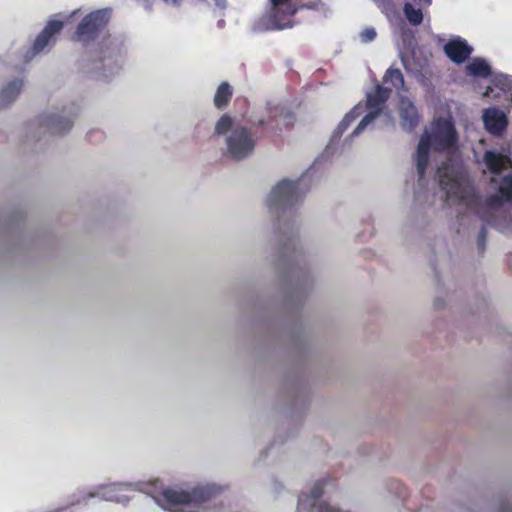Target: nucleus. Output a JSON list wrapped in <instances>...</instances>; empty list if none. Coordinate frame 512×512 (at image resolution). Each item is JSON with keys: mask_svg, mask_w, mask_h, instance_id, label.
Masks as SVG:
<instances>
[{"mask_svg": "<svg viewBox=\"0 0 512 512\" xmlns=\"http://www.w3.org/2000/svg\"><path fill=\"white\" fill-rule=\"evenodd\" d=\"M215 489L209 486L194 487L191 490L165 489L157 497L164 509L177 512L185 507L199 508L215 496Z\"/></svg>", "mask_w": 512, "mask_h": 512, "instance_id": "nucleus-1", "label": "nucleus"}, {"mask_svg": "<svg viewBox=\"0 0 512 512\" xmlns=\"http://www.w3.org/2000/svg\"><path fill=\"white\" fill-rule=\"evenodd\" d=\"M270 2V10L255 22L253 31L264 32L293 27L292 18L298 8L291 3V0H270Z\"/></svg>", "mask_w": 512, "mask_h": 512, "instance_id": "nucleus-2", "label": "nucleus"}, {"mask_svg": "<svg viewBox=\"0 0 512 512\" xmlns=\"http://www.w3.org/2000/svg\"><path fill=\"white\" fill-rule=\"evenodd\" d=\"M303 177L297 181L284 179L277 183L268 196L267 206L271 213H285L300 202L306 191L301 189Z\"/></svg>", "mask_w": 512, "mask_h": 512, "instance_id": "nucleus-3", "label": "nucleus"}, {"mask_svg": "<svg viewBox=\"0 0 512 512\" xmlns=\"http://www.w3.org/2000/svg\"><path fill=\"white\" fill-rule=\"evenodd\" d=\"M111 18V9H98L87 14L78 24L73 39L83 44L96 40Z\"/></svg>", "mask_w": 512, "mask_h": 512, "instance_id": "nucleus-4", "label": "nucleus"}, {"mask_svg": "<svg viewBox=\"0 0 512 512\" xmlns=\"http://www.w3.org/2000/svg\"><path fill=\"white\" fill-rule=\"evenodd\" d=\"M430 143L436 152L449 151L456 148L458 133L454 123L450 119L437 118L432 123Z\"/></svg>", "mask_w": 512, "mask_h": 512, "instance_id": "nucleus-5", "label": "nucleus"}, {"mask_svg": "<svg viewBox=\"0 0 512 512\" xmlns=\"http://www.w3.org/2000/svg\"><path fill=\"white\" fill-rule=\"evenodd\" d=\"M226 144L229 156L234 160H242L253 153L256 141L249 129L237 126L231 131Z\"/></svg>", "mask_w": 512, "mask_h": 512, "instance_id": "nucleus-6", "label": "nucleus"}, {"mask_svg": "<svg viewBox=\"0 0 512 512\" xmlns=\"http://www.w3.org/2000/svg\"><path fill=\"white\" fill-rule=\"evenodd\" d=\"M391 94L390 88H385L380 84H377L375 90L371 93L367 94V103L366 106L369 109L368 114H366L360 123L357 125L355 130L353 131V135L359 134L368 124H370L382 111L383 105L389 99Z\"/></svg>", "mask_w": 512, "mask_h": 512, "instance_id": "nucleus-7", "label": "nucleus"}, {"mask_svg": "<svg viewBox=\"0 0 512 512\" xmlns=\"http://www.w3.org/2000/svg\"><path fill=\"white\" fill-rule=\"evenodd\" d=\"M440 187L445 191L446 201L471 205L478 198L473 189L464 186L459 180L452 176H441Z\"/></svg>", "mask_w": 512, "mask_h": 512, "instance_id": "nucleus-8", "label": "nucleus"}, {"mask_svg": "<svg viewBox=\"0 0 512 512\" xmlns=\"http://www.w3.org/2000/svg\"><path fill=\"white\" fill-rule=\"evenodd\" d=\"M63 27V21L49 20L36 37L31 49L30 58L42 52L47 46L54 45L56 36L62 31Z\"/></svg>", "mask_w": 512, "mask_h": 512, "instance_id": "nucleus-9", "label": "nucleus"}, {"mask_svg": "<svg viewBox=\"0 0 512 512\" xmlns=\"http://www.w3.org/2000/svg\"><path fill=\"white\" fill-rule=\"evenodd\" d=\"M505 204L512 206V174L503 176L496 193L485 199V206L489 209L496 210Z\"/></svg>", "mask_w": 512, "mask_h": 512, "instance_id": "nucleus-10", "label": "nucleus"}, {"mask_svg": "<svg viewBox=\"0 0 512 512\" xmlns=\"http://www.w3.org/2000/svg\"><path fill=\"white\" fill-rule=\"evenodd\" d=\"M485 129L494 136H501L508 126V119L498 108H488L483 112Z\"/></svg>", "mask_w": 512, "mask_h": 512, "instance_id": "nucleus-11", "label": "nucleus"}, {"mask_svg": "<svg viewBox=\"0 0 512 512\" xmlns=\"http://www.w3.org/2000/svg\"><path fill=\"white\" fill-rule=\"evenodd\" d=\"M443 49L446 56L456 64L465 62L473 52L467 41L460 37L449 40Z\"/></svg>", "mask_w": 512, "mask_h": 512, "instance_id": "nucleus-12", "label": "nucleus"}, {"mask_svg": "<svg viewBox=\"0 0 512 512\" xmlns=\"http://www.w3.org/2000/svg\"><path fill=\"white\" fill-rule=\"evenodd\" d=\"M39 125L46 128L52 135H62L71 129L73 122L69 118L51 114L41 116Z\"/></svg>", "mask_w": 512, "mask_h": 512, "instance_id": "nucleus-13", "label": "nucleus"}, {"mask_svg": "<svg viewBox=\"0 0 512 512\" xmlns=\"http://www.w3.org/2000/svg\"><path fill=\"white\" fill-rule=\"evenodd\" d=\"M487 171L493 175L501 174L507 169L510 159L507 155L494 150H486L482 159Z\"/></svg>", "mask_w": 512, "mask_h": 512, "instance_id": "nucleus-14", "label": "nucleus"}, {"mask_svg": "<svg viewBox=\"0 0 512 512\" xmlns=\"http://www.w3.org/2000/svg\"><path fill=\"white\" fill-rule=\"evenodd\" d=\"M432 147V144L430 143V135L428 132H425L418 143L415 160H416V167L418 171L419 178H423L426 169L429 164V151Z\"/></svg>", "mask_w": 512, "mask_h": 512, "instance_id": "nucleus-15", "label": "nucleus"}, {"mask_svg": "<svg viewBox=\"0 0 512 512\" xmlns=\"http://www.w3.org/2000/svg\"><path fill=\"white\" fill-rule=\"evenodd\" d=\"M400 119L402 127L408 131H412L417 127L420 117L417 108L412 102H402Z\"/></svg>", "mask_w": 512, "mask_h": 512, "instance_id": "nucleus-16", "label": "nucleus"}, {"mask_svg": "<svg viewBox=\"0 0 512 512\" xmlns=\"http://www.w3.org/2000/svg\"><path fill=\"white\" fill-rule=\"evenodd\" d=\"M23 87V80L15 79L8 83L0 92V109L11 104L20 94Z\"/></svg>", "mask_w": 512, "mask_h": 512, "instance_id": "nucleus-17", "label": "nucleus"}, {"mask_svg": "<svg viewBox=\"0 0 512 512\" xmlns=\"http://www.w3.org/2000/svg\"><path fill=\"white\" fill-rule=\"evenodd\" d=\"M233 97V87L226 81L222 82L214 95L213 103L218 110H224Z\"/></svg>", "mask_w": 512, "mask_h": 512, "instance_id": "nucleus-18", "label": "nucleus"}, {"mask_svg": "<svg viewBox=\"0 0 512 512\" xmlns=\"http://www.w3.org/2000/svg\"><path fill=\"white\" fill-rule=\"evenodd\" d=\"M466 73L477 78H488L492 71L490 65L482 58H474L467 66Z\"/></svg>", "mask_w": 512, "mask_h": 512, "instance_id": "nucleus-19", "label": "nucleus"}, {"mask_svg": "<svg viewBox=\"0 0 512 512\" xmlns=\"http://www.w3.org/2000/svg\"><path fill=\"white\" fill-rule=\"evenodd\" d=\"M383 81L385 83L390 82L391 85L398 91H405V82H404V76L400 69L398 68H392L386 70Z\"/></svg>", "mask_w": 512, "mask_h": 512, "instance_id": "nucleus-20", "label": "nucleus"}, {"mask_svg": "<svg viewBox=\"0 0 512 512\" xmlns=\"http://www.w3.org/2000/svg\"><path fill=\"white\" fill-rule=\"evenodd\" d=\"M403 13L407 21L413 25L418 26L423 21V13L421 9H416L411 3L406 2L403 6Z\"/></svg>", "mask_w": 512, "mask_h": 512, "instance_id": "nucleus-21", "label": "nucleus"}, {"mask_svg": "<svg viewBox=\"0 0 512 512\" xmlns=\"http://www.w3.org/2000/svg\"><path fill=\"white\" fill-rule=\"evenodd\" d=\"M232 124L233 119L231 116L228 114L222 115L215 125V133L218 135L227 134L231 130Z\"/></svg>", "mask_w": 512, "mask_h": 512, "instance_id": "nucleus-22", "label": "nucleus"}, {"mask_svg": "<svg viewBox=\"0 0 512 512\" xmlns=\"http://www.w3.org/2000/svg\"><path fill=\"white\" fill-rule=\"evenodd\" d=\"M362 112H363L362 107H360V106L354 107L349 113H347L345 115L343 120L340 122V124L338 126V130L341 132L346 130L348 128V126L362 114Z\"/></svg>", "mask_w": 512, "mask_h": 512, "instance_id": "nucleus-23", "label": "nucleus"}, {"mask_svg": "<svg viewBox=\"0 0 512 512\" xmlns=\"http://www.w3.org/2000/svg\"><path fill=\"white\" fill-rule=\"evenodd\" d=\"M377 36V33L373 27H367L360 33L361 41L368 43L373 41Z\"/></svg>", "mask_w": 512, "mask_h": 512, "instance_id": "nucleus-24", "label": "nucleus"}, {"mask_svg": "<svg viewBox=\"0 0 512 512\" xmlns=\"http://www.w3.org/2000/svg\"><path fill=\"white\" fill-rule=\"evenodd\" d=\"M323 492H324V484L322 482H317V483H315V485L313 486V488L311 490V498L313 500H318L322 497Z\"/></svg>", "mask_w": 512, "mask_h": 512, "instance_id": "nucleus-25", "label": "nucleus"}, {"mask_svg": "<svg viewBox=\"0 0 512 512\" xmlns=\"http://www.w3.org/2000/svg\"><path fill=\"white\" fill-rule=\"evenodd\" d=\"M487 238V229L485 227H482L478 233V247L481 253L485 250V243Z\"/></svg>", "mask_w": 512, "mask_h": 512, "instance_id": "nucleus-26", "label": "nucleus"}, {"mask_svg": "<svg viewBox=\"0 0 512 512\" xmlns=\"http://www.w3.org/2000/svg\"><path fill=\"white\" fill-rule=\"evenodd\" d=\"M499 512H512V509L508 503H504L500 506Z\"/></svg>", "mask_w": 512, "mask_h": 512, "instance_id": "nucleus-27", "label": "nucleus"}, {"mask_svg": "<svg viewBox=\"0 0 512 512\" xmlns=\"http://www.w3.org/2000/svg\"><path fill=\"white\" fill-rule=\"evenodd\" d=\"M423 6L429 7L432 4V0H418Z\"/></svg>", "mask_w": 512, "mask_h": 512, "instance_id": "nucleus-28", "label": "nucleus"}, {"mask_svg": "<svg viewBox=\"0 0 512 512\" xmlns=\"http://www.w3.org/2000/svg\"><path fill=\"white\" fill-rule=\"evenodd\" d=\"M272 122H273V121H268L267 123H265L263 120H261V121H259V124H260V125H264V124L272 125Z\"/></svg>", "mask_w": 512, "mask_h": 512, "instance_id": "nucleus-29", "label": "nucleus"}, {"mask_svg": "<svg viewBox=\"0 0 512 512\" xmlns=\"http://www.w3.org/2000/svg\"><path fill=\"white\" fill-rule=\"evenodd\" d=\"M165 2H171L173 4H177L179 0H164Z\"/></svg>", "mask_w": 512, "mask_h": 512, "instance_id": "nucleus-30", "label": "nucleus"}, {"mask_svg": "<svg viewBox=\"0 0 512 512\" xmlns=\"http://www.w3.org/2000/svg\"><path fill=\"white\" fill-rule=\"evenodd\" d=\"M481 219H483V220L487 221L489 224H491V221L489 219L485 218L484 216H481Z\"/></svg>", "mask_w": 512, "mask_h": 512, "instance_id": "nucleus-31", "label": "nucleus"}, {"mask_svg": "<svg viewBox=\"0 0 512 512\" xmlns=\"http://www.w3.org/2000/svg\"><path fill=\"white\" fill-rule=\"evenodd\" d=\"M387 5L392 6V2L390 0H387Z\"/></svg>", "mask_w": 512, "mask_h": 512, "instance_id": "nucleus-32", "label": "nucleus"}, {"mask_svg": "<svg viewBox=\"0 0 512 512\" xmlns=\"http://www.w3.org/2000/svg\"><path fill=\"white\" fill-rule=\"evenodd\" d=\"M496 182V179L495 178H491V183H495Z\"/></svg>", "mask_w": 512, "mask_h": 512, "instance_id": "nucleus-33", "label": "nucleus"}]
</instances>
